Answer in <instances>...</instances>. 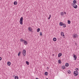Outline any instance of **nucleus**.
Here are the masks:
<instances>
[{
	"mask_svg": "<svg viewBox=\"0 0 79 79\" xmlns=\"http://www.w3.org/2000/svg\"><path fill=\"white\" fill-rule=\"evenodd\" d=\"M2 60V57H0V61H1Z\"/></svg>",
	"mask_w": 79,
	"mask_h": 79,
	"instance_id": "473e14b6",
	"label": "nucleus"
},
{
	"mask_svg": "<svg viewBox=\"0 0 79 79\" xmlns=\"http://www.w3.org/2000/svg\"><path fill=\"white\" fill-rule=\"evenodd\" d=\"M72 6H73V7L74 8L76 9L77 8V6L76 4L72 3Z\"/></svg>",
	"mask_w": 79,
	"mask_h": 79,
	"instance_id": "f03ea898",
	"label": "nucleus"
},
{
	"mask_svg": "<svg viewBox=\"0 0 79 79\" xmlns=\"http://www.w3.org/2000/svg\"><path fill=\"white\" fill-rule=\"evenodd\" d=\"M58 63H59V64H61V60H58Z\"/></svg>",
	"mask_w": 79,
	"mask_h": 79,
	"instance_id": "393cba45",
	"label": "nucleus"
},
{
	"mask_svg": "<svg viewBox=\"0 0 79 79\" xmlns=\"http://www.w3.org/2000/svg\"><path fill=\"white\" fill-rule=\"evenodd\" d=\"M75 72H78V71H77V70H76V71H75Z\"/></svg>",
	"mask_w": 79,
	"mask_h": 79,
	"instance_id": "f704fd0d",
	"label": "nucleus"
},
{
	"mask_svg": "<svg viewBox=\"0 0 79 79\" xmlns=\"http://www.w3.org/2000/svg\"><path fill=\"white\" fill-rule=\"evenodd\" d=\"M75 45H77V43H75Z\"/></svg>",
	"mask_w": 79,
	"mask_h": 79,
	"instance_id": "c9c22d12",
	"label": "nucleus"
},
{
	"mask_svg": "<svg viewBox=\"0 0 79 79\" xmlns=\"http://www.w3.org/2000/svg\"><path fill=\"white\" fill-rule=\"evenodd\" d=\"M50 19V18L49 17V18H48V19Z\"/></svg>",
	"mask_w": 79,
	"mask_h": 79,
	"instance_id": "4c0bfd02",
	"label": "nucleus"
},
{
	"mask_svg": "<svg viewBox=\"0 0 79 79\" xmlns=\"http://www.w3.org/2000/svg\"><path fill=\"white\" fill-rule=\"evenodd\" d=\"M64 27H66V24L65 23L63 24V25H62Z\"/></svg>",
	"mask_w": 79,
	"mask_h": 79,
	"instance_id": "aec40b11",
	"label": "nucleus"
},
{
	"mask_svg": "<svg viewBox=\"0 0 79 79\" xmlns=\"http://www.w3.org/2000/svg\"><path fill=\"white\" fill-rule=\"evenodd\" d=\"M47 69H49V68H48V67H47Z\"/></svg>",
	"mask_w": 79,
	"mask_h": 79,
	"instance_id": "e433bc0d",
	"label": "nucleus"
},
{
	"mask_svg": "<svg viewBox=\"0 0 79 79\" xmlns=\"http://www.w3.org/2000/svg\"><path fill=\"white\" fill-rule=\"evenodd\" d=\"M53 56H54V54H53Z\"/></svg>",
	"mask_w": 79,
	"mask_h": 79,
	"instance_id": "ea45409f",
	"label": "nucleus"
},
{
	"mask_svg": "<svg viewBox=\"0 0 79 79\" xmlns=\"http://www.w3.org/2000/svg\"><path fill=\"white\" fill-rule=\"evenodd\" d=\"M65 66L66 67H68L69 66V64L68 63H66L65 64Z\"/></svg>",
	"mask_w": 79,
	"mask_h": 79,
	"instance_id": "9d476101",
	"label": "nucleus"
},
{
	"mask_svg": "<svg viewBox=\"0 0 79 79\" xmlns=\"http://www.w3.org/2000/svg\"><path fill=\"white\" fill-rule=\"evenodd\" d=\"M40 35H42V32H40Z\"/></svg>",
	"mask_w": 79,
	"mask_h": 79,
	"instance_id": "c756f323",
	"label": "nucleus"
},
{
	"mask_svg": "<svg viewBox=\"0 0 79 79\" xmlns=\"http://www.w3.org/2000/svg\"><path fill=\"white\" fill-rule=\"evenodd\" d=\"M77 37V34H74L73 36V38H76Z\"/></svg>",
	"mask_w": 79,
	"mask_h": 79,
	"instance_id": "423d86ee",
	"label": "nucleus"
},
{
	"mask_svg": "<svg viewBox=\"0 0 79 79\" xmlns=\"http://www.w3.org/2000/svg\"><path fill=\"white\" fill-rule=\"evenodd\" d=\"M40 28H39L37 29V32H39V31H40Z\"/></svg>",
	"mask_w": 79,
	"mask_h": 79,
	"instance_id": "dca6fc26",
	"label": "nucleus"
},
{
	"mask_svg": "<svg viewBox=\"0 0 79 79\" xmlns=\"http://www.w3.org/2000/svg\"><path fill=\"white\" fill-rule=\"evenodd\" d=\"M60 26H63V23L62 22H60V24H59Z\"/></svg>",
	"mask_w": 79,
	"mask_h": 79,
	"instance_id": "ddd939ff",
	"label": "nucleus"
},
{
	"mask_svg": "<svg viewBox=\"0 0 79 79\" xmlns=\"http://www.w3.org/2000/svg\"><path fill=\"white\" fill-rule=\"evenodd\" d=\"M20 41L22 42H24V40H23V39H21L20 40Z\"/></svg>",
	"mask_w": 79,
	"mask_h": 79,
	"instance_id": "6ab92c4d",
	"label": "nucleus"
},
{
	"mask_svg": "<svg viewBox=\"0 0 79 79\" xmlns=\"http://www.w3.org/2000/svg\"><path fill=\"white\" fill-rule=\"evenodd\" d=\"M21 54V52H19L18 54V56H19L20 55V54Z\"/></svg>",
	"mask_w": 79,
	"mask_h": 79,
	"instance_id": "bb28decb",
	"label": "nucleus"
},
{
	"mask_svg": "<svg viewBox=\"0 0 79 79\" xmlns=\"http://www.w3.org/2000/svg\"><path fill=\"white\" fill-rule=\"evenodd\" d=\"M36 79H39V78H36Z\"/></svg>",
	"mask_w": 79,
	"mask_h": 79,
	"instance_id": "58836bf2",
	"label": "nucleus"
},
{
	"mask_svg": "<svg viewBox=\"0 0 79 79\" xmlns=\"http://www.w3.org/2000/svg\"><path fill=\"white\" fill-rule=\"evenodd\" d=\"M23 53H24L25 54V53H26V50L24 49L23 50Z\"/></svg>",
	"mask_w": 79,
	"mask_h": 79,
	"instance_id": "412c9836",
	"label": "nucleus"
},
{
	"mask_svg": "<svg viewBox=\"0 0 79 79\" xmlns=\"http://www.w3.org/2000/svg\"><path fill=\"white\" fill-rule=\"evenodd\" d=\"M23 56H26V53H23Z\"/></svg>",
	"mask_w": 79,
	"mask_h": 79,
	"instance_id": "c85d7f7f",
	"label": "nucleus"
},
{
	"mask_svg": "<svg viewBox=\"0 0 79 79\" xmlns=\"http://www.w3.org/2000/svg\"><path fill=\"white\" fill-rule=\"evenodd\" d=\"M61 35L62 36H63L64 38V33L63 32H61Z\"/></svg>",
	"mask_w": 79,
	"mask_h": 79,
	"instance_id": "20e7f679",
	"label": "nucleus"
},
{
	"mask_svg": "<svg viewBox=\"0 0 79 79\" xmlns=\"http://www.w3.org/2000/svg\"><path fill=\"white\" fill-rule=\"evenodd\" d=\"M53 41H54V42L56 41V38H53Z\"/></svg>",
	"mask_w": 79,
	"mask_h": 79,
	"instance_id": "4468645a",
	"label": "nucleus"
},
{
	"mask_svg": "<svg viewBox=\"0 0 79 79\" xmlns=\"http://www.w3.org/2000/svg\"><path fill=\"white\" fill-rule=\"evenodd\" d=\"M44 74L45 76H47V75L48 74V73L47 72H46L44 73Z\"/></svg>",
	"mask_w": 79,
	"mask_h": 79,
	"instance_id": "f3484780",
	"label": "nucleus"
},
{
	"mask_svg": "<svg viewBox=\"0 0 79 79\" xmlns=\"http://www.w3.org/2000/svg\"><path fill=\"white\" fill-rule=\"evenodd\" d=\"M65 66H62V68L63 69H65Z\"/></svg>",
	"mask_w": 79,
	"mask_h": 79,
	"instance_id": "2eb2a0df",
	"label": "nucleus"
},
{
	"mask_svg": "<svg viewBox=\"0 0 79 79\" xmlns=\"http://www.w3.org/2000/svg\"><path fill=\"white\" fill-rule=\"evenodd\" d=\"M19 77L17 76H16L15 77V79H18Z\"/></svg>",
	"mask_w": 79,
	"mask_h": 79,
	"instance_id": "b1692460",
	"label": "nucleus"
},
{
	"mask_svg": "<svg viewBox=\"0 0 79 79\" xmlns=\"http://www.w3.org/2000/svg\"><path fill=\"white\" fill-rule=\"evenodd\" d=\"M26 64H27V65H29V62L26 61Z\"/></svg>",
	"mask_w": 79,
	"mask_h": 79,
	"instance_id": "4be33fe9",
	"label": "nucleus"
},
{
	"mask_svg": "<svg viewBox=\"0 0 79 79\" xmlns=\"http://www.w3.org/2000/svg\"><path fill=\"white\" fill-rule=\"evenodd\" d=\"M64 14H65V15H66V12H64Z\"/></svg>",
	"mask_w": 79,
	"mask_h": 79,
	"instance_id": "72a5a7b5",
	"label": "nucleus"
},
{
	"mask_svg": "<svg viewBox=\"0 0 79 79\" xmlns=\"http://www.w3.org/2000/svg\"><path fill=\"white\" fill-rule=\"evenodd\" d=\"M19 22L21 25L23 24V17L20 18Z\"/></svg>",
	"mask_w": 79,
	"mask_h": 79,
	"instance_id": "f257e3e1",
	"label": "nucleus"
},
{
	"mask_svg": "<svg viewBox=\"0 0 79 79\" xmlns=\"http://www.w3.org/2000/svg\"><path fill=\"white\" fill-rule=\"evenodd\" d=\"M24 42V44L25 45H27V41L24 40V41H23Z\"/></svg>",
	"mask_w": 79,
	"mask_h": 79,
	"instance_id": "0eeeda50",
	"label": "nucleus"
},
{
	"mask_svg": "<svg viewBox=\"0 0 79 79\" xmlns=\"http://www.w3.org/2000/svg\"><path fill=\"white\" fill-rule=\"evenodd\" d=\"M49 18H51V15H49Z\"/></svg>",
	"mask_w": 79,
	"mask_h": 79,
	"instance_id": "2f4dec72",
	"label": "nucleus"
},
{
	"mask_svg": "<svg viewBox=\"0 0 79 79\" xmlns=\"http://www.w3.org/2000/svg\"><path fill=\"white\" fill-rule=\"evenodd\" d=\"M73 3H74V4H76V3H77V2H76V1L74 0L73 1Z\"/></svg>",
	"mask_w": 79,
	"mask_h": 79,
	"instance_id": "a211bd4d",
	"label": "nucleus"
},
{
	"mask_svg": "<svg viewBox=\"0 0 79 79\" xmlns=\"http://www.w3.org/2000/svg\"><path fill=\"white\" fill-rule=\"evenodd\" d=\"M17 3H18L17 2H16V1L14 2V4L15 5H17Z\"/></svg>",
	"mask_w": 79,
	"mask_h": 79,
	"instance_id": "f8f14e48",
	"label": "nucleus"
},
{
	"mask_svg": "<svg viewBox=\"0 0 79 79\" xmlns=\"http://www.w3.org/2000/svg\"><path fill=\"white\" fill-rule=\"evenodd\" d=\"M68 24H70L71 23V21L69 20H68Z\"/></svg>",
	"mask_w": 79,
	"mask_h": 79,
	"instance_id": "a878e982",
	"label": "nucleus"
},
{
	"mask_svg": "<svg viewBox=\"0 0 79 79\" xmlns=\"http://www.w3.org/2000/svg\"><path fill=\"white\" fill-rule=\"evenodd\" d=\"M46 79H48V78H47Z\"/></svg>",
	"mask_w": 79,
	"mask_h": 79,
	"instance_id": "a19ab883",
	"label": "nucleus"
},
{
	"mask_svg": "<svg viewBox=\"0 0 79 79\" xmlns=\"http://www.w3.org/2000/svg\"><path fill=\"white\" fill-rule=\"evenodd\" d=\"M61 56H62V54L61 53H60L58 54V57L59 58H60Z\"/></svg>",
	"mask_w": 79,
	"mask_h": 79,
	"instance_id": "6e6552de",
	"label": "nucleus"
},
{
	"mask_svg": "<svg viewBox=\"0 0 79 79\" xmlns=\"http://www.w3.org/2000/svg\"><path fill=\"white\" fill-rule=\"evenodd\" d=\"M68 72L69 74H71V71L69 70L68 71Z\"/></svg>",
	"mask_w": 79,
	"mask_h": 79,
	"instance_id": "cd10ccee",
	"label": "nucleus"
},
{
	"mask_svg": "<svg viewBox=\"0 0 79 79\" xmlns=\"http://www.w3.org/2000/svg\"><path fill=\"white\" fill-rule=\"evenodd\" d=\"M73 58H74L75 60H76L77 59V57L76 56V55H74V56Z\"/></svg>",
	"mask_w": 79,
	"mask_h": 79,
	"instance_id": "1a4fd4ad",
	"label": "nucleus"
},
{
	"mask_svg": "<svg viewBox=\"0 0 79 79\" xmlns=\"http://www.w3.org/2000/svg\"><path fill=\"white\" fill-rule=\"evenodd\" d=\"M7 65H8V66H10V65H11V62H7Z\"/></svg>",
	"mask_w": 79,
	"mask_h": 79,
	"instance_id": "9b49d317",
	"label": "nucleus"
},
{
	"mask_svg": "<svg viewBox=\"0 0 79 79\" xmlns=\"http://www.w3.org/2000/svg\"><path fill=\"white\" fill-rule=\"evenodd\" d=\"M74 74V76H77V75H78V74H79V73H78V72H74L73 73Z\"/></svg>",
	"mask_w": 79,
	"mask_h": 79,
	"instance_id": "7ed1b4c3",
	"label": "nucleus"
},
{
	"mask_svg": "<svg viewBox=\"0 0 79 79\" xmlns=\"http://www.w3.org/2000/svg\"><path fill=\"white\" fill-rule=\"evenodd\" d=\"M28 31L30 32L32 31V28L31 27H29L28 28Z\"/></svg>",
	"mask_w": 79,
	"mask_h": 79,
	"instance_id": "39448f33",
	"label": "nucleus"
},
{
	"mask_svg": "<svg viewBox=\"0 0 79 79\" xmlns=\"http://www.w3.org/2000/svg\"><path fill=\"white\" fill-rule=\"evenodd\" d=\"M76 69H77V71H79V69L78 68Z\"/></svg>",
	"mask_w": 79,
	"mask_h": 79,
	"instance_id": "7c9ffc66",
	"label": "nucleus"
},
{
	"mask_svg": "<svg viewBox=\"0 0 79 79\" xmlns=\"http://www.w3.org/2000/svg\"><path fill=\"white\" fill-rule=\"evenodd\" d=\"M60 15H61V16H63V15H64V13H63V12H62L60 13Z\"/></svg>",
	"mask_w": 79,
	"mask_h": 79,
	"instance_id": "5701e85b",
	"label": "nucleus"
}]
</instances>
